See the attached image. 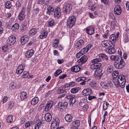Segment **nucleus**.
I'll list each match as a JSON object with an SVG mask.
<instances>
[{"label":"nucleus","instance_id":"nucleus-1","mask_svg":"<svg viewBox=\"0 0 129 129\" xmlns=\"http://www.w3.org/2000/svg\"><path fill=\"white\" fill-rule=\"evenodd\" d=\"M115 79H113V81L114 85L116 87H120L122 88L125 87V77L123 75H119Z\"/></svg>","mask_w":129,"mask_h":129},{"label":"nucleus","instance_id":"nucleus-2","mask_svg":"<svg viewBox=\"0 0 129 129\" xmlns=\"http://www.w3.org/2000/svg\"><path fill=\"white\" fill-rule=\"evenodd\" d=\"M102 45L103 47L107 49L108 48L107 51L109 54H113L116 52V51L114 48V45L111 41L104 40L102 41Z\"/></svg>","mask_w":129,"mask_h":129},{"label":"nucleus","instance_id":"nucleus-3","mask_svg":"<svg viewBox=\"0 0 129 129\" xmlns=\"http://www.w3.org/2000/svg\"><path fill=\"white\" fill-rule=\"evenodd\" d=\"M108 59V57L106 55L103 53H101L99 54L96 58L92 60L91 62L92 63H96L100 62L102 59L107 60Z\"/></svg>","mask_w":129,"mask_h":129},{"label":"nucleus","instance_id":"nucleus-4","mask_svg":"<svg viewBox=\"0 0 129 129\" xmlns=\"http://www.w3.org/2000/svg\"><path fill=\"white\" fill-rule=\"evenodd\" d=\"M125 62L124 60L121 58L119 60H118L114 62L115 67L118 69H121L123 68L125 66Z\"/></svg>","mask_w":129,"mask_h":129},{"label":"nucleus","instance_id":"nucleus-5","mask_svg":"<svg viewBox=\"0 0 129 129\" xmlns=\"http://www.w3.org/2000/svg\"><path fill=\"white\" fill-rule=\"evenodd\" d=\"M76 20V18L75 16H70L67 20V26L69 27H72L74 25Z\"/></svg>","mask_w":129,"mask_h":129},{"label":"nucleus","instance_id":"nucleus-6","mask_svg":"<svg viewBox=\"0 0 129 129\" xmlns=\"http://www.w3.org/2000/svg\"><path fill=\"white\" fill-rule=\"evenodd\" d=\"M68 105V103L66 101L64 102L63 103L61 102H60L58 103L57 106L58 109L61 111L66 109Z\"/></svg>","mask_w":129,"mask_h":129},{"label":"nucleus","instance_id":"nucleus-7","mask_svg":"<svg viewBox=\"0 0 129 129\" xmlns=\"http://www.w3.org/2000/svg\"><path fill=\"white\" fill-rule=\"evenodd\" d=\"M53 104V101L50 100L48 101L45 107V111L47 112L49 111L51 109Z\"/></svg>","mask_w":129,"mask_h":129},{"label":"nucleus","instance_id":"nucleus-8","mask_svg":"<svg viewBox=\"0 0 129 129\" xmlns=\"http://www.w3.org/2000/svg\"><path fill=\"white\" fill-rule=\"evenodd\" d=\"M63 10L64 12L69 13L72 9V6L70 4L63 5Z\"/></svg>","mask_w":129,"mask_h":129},{"label":"nucleus","instance_id":"nucleus-9","mask_svg":"<svg viewBox=\"0 0 129 129\" xmlns=\"http://www.w3.org/2000/svg\"><path fill=\"white\" fill-rule=\"evenodd\" d=\"M25 68L24 64H20L16 70V73L18 74H20L23 71Z\"/></svg>","mask_w":129,"mask_h":129},{"label":"nucleus","instance_id":"nucleus-10","mask_svg":"<svg viewBox=\"0 0 129 129\" xmlns=\"http://www.w3.org/2000/svg\"><path fill=\"white\" fill-rule=\"evenodd\" d=\"M85 43L83 40H80L76 43L75 47L78 49H80L84 45Z\"/></svg>","mask_w":129,"mask_h":129},{"label":"nucleus","instance_id":"nucleus-11","mask_svg":"<svg viewBox=\"0 0 129 129\" xmlns=\"http://www.w3.org/2000/svg\"><path fill=\"white\" fill-rule=\"evenodd\" d=\"M114 12L116 15H120L122 12V10L121 7L119 5H116L114 8Z\"/></svg>","mask_w":129,"mask_h":129},{"label":"nucleus","instance_id":"nucleus-12","mask_svg":"<svg viewBox=\"0 0 129 129\" xmlns=\"http://www.w3.org/2000/svg\"><path fill=\"white\" fill-rule=\"evenodd\" d=\"M90 65V68L92 70H97L102 66L101 63H94Z\"/></svg>","mask_w":129,"mask_h":129},{"label":"nucleus","instance_id":"nucleus-13","mask_svg":"<svg viewBox=\"0 0 129 129\" xmlns=\"http://www.w3.org/2000/svg\"><path fill=\"white\" fill-rule=\"evenodd\" d=\"M86 33L90 35L93 34L95 33L94 28L92 26L87 27L86 28Z\"/></svg>","mask_w":129,"mask_h":129},{"label":"nucleus","instance_id":"nucleus-14","mask_svg":"<svg viewBox=\"0 0 129 129\" xmlns=\"http://www.w3.org/2000/svg\"><path fill=\"white\" fill-rule=\"evenodd\" d=\"M61 15V12L60 9L57 7L56 8L54 12V16L55 17L57 18L60 17Z\"/></svg>","mask_w":129,"mask_h":129},{"label":"nucleus","instance_id":"nucleus-15","mask_svg":"<svg viewBox=\"0 0 129 129\" xmlns=\"http://www.w3.org/2000/svg\"><path fill=\"white\" fill-rule=\"evenodd\" d=\"M59 120L58 118L54 119L51 122V126L53 128L58 127Z\"/></svg>","mask_w":129,"mask_h":129},{"label":"nucleus","instance_id":"nucleus-16","mask_svg":"<svg viewBox=\"0 0 129 129\" xmlns=\"http://www.w3.org/2000/svg\"><path fill=\"white\" fill-rule=\"evenodd\" d=\"M29 38L28 36L25 35L21 38L20 42L22 45H24L28 40Z\"/></svg>","mask_w":129,"mask_h":129},{"label":"nucleus","instance_id":"nucleus-17","mask_svg":"<svg viewBox=\"0 0 129 129\" xmlns=\"http://www.w3.org/2000/svg\"><path fill=\"white\" fill-rule=\"evenodd\" d=\"M92 91L90 88H87L84 89L82 92V94L84 95H90L92 93Z\"/></svg>","mask_w":129,"mask_h":129},{"label":"nucleus","instance_id":"nucleus-18","mask_svg":"<svg viewBox=\"0 0 129 129\" xmlns=\"http://www.w3.org/2000/svg\"><path fill=\"white\" fill-rule=\"evenodd\" d=\"M48 34V33L46 30L43 29L42 30L41 32L39 37L41 39L45 38L47 36Z\"/></svg>","mask_w":129,"mask_h":129},{"label":"nucleus","instance_id":"nucleus-19","mask_svg":"<svg viewBox=\"0 0 129 129\" xmlns=\"http://www.w3.org/2000/svg\"><path fill=\"white\" fill-rule=\"evenodd\" d=\"M9 42L10 45L14 44L16 41V38L14 36H11L9 37Z\"/></svg>","mask_w":129,"mask_h":129},{"label":"nucleus","instance_id":"nucleus-20","mask_svg":"<svg viewBox=\"0 0 129 129\" xmlns=\"http://www.w3.org/2000/svg\"><path fill=\"white\" fill-rule=\"evenodd\" d=\"M124 34L125 35V36L124 41L125 43H126L128 42L129 40V30L128 29H126L124 32Z\"/></svg>","mask_w":129,"mask_h":129},{"label":"nucleus","instance_id":"nucleus-21","mask_svg":"<svg viewBox=\"0 0 129 129\" xmlns=\"http://www.w3.org/2000/svg\"><path fill=\"white\" fill-rule=\"evenodd\" d=\"M80 68L78 65H76L72 67L71 68L72 72H78L80 70Z\"/></svg>","mask_w":129,"mask_h":129},{"label":"nucleus","instance_id":"nucleus-22","mask_svg":"<svg viewBox=\"0 0 129 129\" xmlns=\"http://www.w3.org/2000/svg\"><path fill=\"white\" fill-rule=\"evenodd\" d=\"M34 51L33 49H31L27 51L25 54V56L27 58L30 57L34 54Z\"/></svg>","mask_w":129,"mask_h":129},{"label":"nucleus","instance_id":"nucleus-23","mask_svg":"<svg viewBox=\"0 0 129 129\" xmlns=\"http://www.w3.org/2000/svg\"><path fill=\"white\" fill-rule=\"evenodd\" d=\"M45 119L47 122H50L52 119V116L50 113H47L45 115Z\"/></svg>","mask_w":129,"mask_h":129},{"label":"nucleus","instance_id":"nucleus-24","mask_svg":"<svg viewBox=\"0 0 129 129\" xmlns=\"http://www.w3.org/2000/svg\"><path fill=\"white\" fill-rule=\"evenodd\" d=\"M20 97L21 100H23L27 98V93L24 91H22L20 93Z\"/></svg>","mask_w":129,"mask_h":129},{"label":"nucleus","instance_id":"nucleus-25","mask_svg":"<svg viewBox=\"0 0 129 129\" xmlns=\"http://www.w3.org/2000/svg\"><path fill=\"white\" fill-rule=\"evenodd\" d=\"M88 59L87 56L86 55L82 56L80 59V63L81 64H83L86 62Z\"/></svg>","mask_w":129,"mask_h":129},{"label":"nucleus","instance_id":"nucleus-26","mask_svg":"<svg viewBox=\"0 0 129 129\" xmlns=\"http://www.w3.org/2000/svg\"><path fill=\"white\" fill-rule=\"evenodd\" d=\"M19 24L18 23H16L12 26L11 29L13 31L15 32L19 29Z\"/></svg>","mask_w":129,"mask_h":129},{"label":"nucleus","instance_id":"nucleus-27","mask_svg":"<svg viewBox=\"0 0 129 129\" xmlns=\"http://www.w3.org/2000/svg\"><path fill=\"white\" fill-rule=\"evenodd\" d=\"M102 70L100 68L97 70H96L94 72L95 75L98 76H101L102 74Z\"/></svg>","mask_w":129,"mask_h":129},{"label":"nucleus","instance_id":"nucleus-28","mask_svg":"<svg viewBox=\"0 0 129 129\" xmlns=\"http://www.w3.org/2000/svg\"><path fill=\"white\" fill-rule=\"evenodd\" d=\"M113 66L111 64H108L106 67L107 72L109 73H112L113 71Z\"/></svg>","mask_w":129,"mask_h":129},{"label":"nucleus","instance_id":"nucleus-29","mask_svg":"<svg viewBox=\"0 0 129 129\" xmlns=\"http://www.w3.org/2000/svg\"><path fill=\"white\" fill-rule=\"evenodd\" d=\"M39 101V99L37 97H35L31 101V105H34L37 103Z\"/></svg>","mask_w":129,"mask_h":129},{"label":"nucleus","instance_id":"nucleus-30","mask_svg":"<svg viewBox=\"0 0 129 129\" xmlns=\"http://www.w3.org/2000/svg\"><path fill=\"white\" fill-rule=\"evenodd\" d=\"M72 125L74 126V127H78L80 125V121L79 120H76L73 122L72 123Z\"/></svg>","mask_w":129,"mask_h":129},{"label":"nucleus","instance_id":"nucleus-31","mask_svg":"<svg viewBox=\"0 0 129 129\" xmlns=\"http://www.w3.org/2000/svg\"><path fill=\"white\" fill-rule=\"evenodd\" d=\"M65 119L67 122H70L72 119V117L71 115L68 114L65 116Z\"/></svg>","mask_w":129,"mask_h":129},{"label":"nucleus","instance_id":"nucleus-32","mask_svg":"<svg viewBox=\"0 0 129 129\" xmlns=\"http://www.w3.org/2000/svg\"><path fill=\"white\" fill-rule=\"evenodd\" d=\"M37 30V29L36 28H33L29 30V34L31 36H33L36 34Z\"/></svg>","mask_w":129,"mask_h":129},{"label":"nucleus","instance_id":"nucleus-33","mask_svg":"<svg viewBox=\"0 0 129 129\" xmlns=\"http://www.w3.org/2000/svg\"><path fill=\"white\" fill-rule=\"evenodd\" d=\"M54 9L53 7L51 6H49L47 8V13L49 15H50L51 13L53 12Z\"/></svg>","mask_w":129,"mask_h":129},{"label":"nucleus","instance_id":"nucleus-34","mask_svg":"<svg viewBox=\"0 0 129 129\" xmlns=\"http://www.w3.org/2000/svg\"><path fill=\"white\" fill-rule=\"evenodd\" d=\"M116 37L115 35H111L109 36L110 41H112L113 42H114L116 41Z\"/></svg>","mask_w":129,"mask_h":129},{"label":"nucleus","instance_id":"nucleus-35","mask_svg":"<svg viewBox=\"0 0 129 129\" xmlns=\"http://www.w3.org/2000/svg\"><path fill=\"white\" fill-rule=\"evenodd\" d=\"M24 13L20 12L18 16V19L19 20H23L25 18V15Z\"/></svg>","mask_w":129,"mask_h":129},{"label":"nucleus","instance_id":"nucleus-36","mask_svg":"<svg viewBox=\"0 0 129 129\" xmlns=\"http://www.w3.org/2000/svg\"><path fill=\"white\" fill-rule=\"evenodd\" d=\"M15 83L11 82L10 84L9 88L10 89H14L16 88Z\"/></svg>","mask_w":129,"mask_h":129},{"label":"nucleus","instance_id":"nucleus-37","mask_svg":"<svg viewBox=\"0 0 129 129\" xmlns=\"http://www.w3.org/2000/svg\"><path fill=\"white\" fill-rule=\"evenodd\" d=\"M5 6L7 9H10L12 7L11 2L10 1H7L5 3Z\"/></svg>","mask_w":129,"mask_h":129},{"label":"nucleus","instance_id":"nucleus-38","mask_svg":"<svg viewBox=\"0 0 129 129\" xmlns=\"http://www.w3.org/2000/svg\"><path fill=\"white\" fill-rule=\"evenodd\" d=\"M101 85L102 87L104 89H106L109 86V84L106 83H102Z\"/></svg>","mask_w":129,"mask_h":129},{"label":"nucleus","instance_id":"nucleus-39","mask_svg":"<svg viewBox=\"0 0 129 129\" xmlns=\"http://www.w3.org/2000/svg\"><path fill=\"white\" fill-rule=\"evenodd\" d=\"M55 40L56 42H54L53 44V47L54 48H55L57 47L59 43V40L58 39H55Z\"/></svg>","mask_w":129,"mask_h":129},{"label":"nucleus","instance_id":"nucleus-40","mask_svg":"<svg viewBox=\"0 0 129 129\" xmlns=\"http://www.w3.org/2000/svg\"><path fill=\"white\" fill-rule=\"evenodd\" d=\"M13 116L9 115L7 118V121L9 123L12 122L13 120Z\"/></svg>","mask_w":129,"mask_h":129},{"label":"nucleus","instance_id":"nucleus-41","mask_svg":"<svg viewBox=\"0 0 129 129\" xmlns=\"http://www.w3.org/2000/svg\"><path fill=\"white\" fill-rule=\"evenodd\" d=\"M78 87H75L72 89L71 90V92L72 93H75L77 92L79 90Z\"/></svg>","mask_w":129,"mask_h":129},{"label":"nucleus","instance_id":"nucleus-42","mask_svg":"<svg viewBox=\"0 0 129 129\" xmlns=\"http://www.w3.org/2000/svg\"><path fill=\"white\" fill-rule=\"evenodd\" d=\"M26 25L22 24L21 25L20 28V30L22 32H24L26 30Z\"/></svg>","mask_w":129,"mask_h":129},{"label":"nucleus","instance_id":"nucleus-43","mask_svg":"<svg viewBox=\"0 0 129 129\" xmlns=\"http://www.w3.org/2000/svg\"><path fill=\"white\" fill-rule=\"evenodd\" d=\"M112 76L113 77V79H115V78H116L118 75V72L117 71H113L112 72Z\"/></svg>","mask_w":129,"mask_h":129},{"label":"nucleus","instance_id":"nucleus-44","mask_svg":"<svg viewBox=\"0 0 129 129\" xmlns=\"http://www.w3.org/2000/svg\"><path fill=\"white\" fill-rule=\"evenodd\" d=\"M119 57V56H118L112 55L110 57L111 59L113 60H118Z\"/></svg>","mask_w":129,"mask_h":129},{"label":"nucleus","instance_id":"nucleus-45","mask_svg":"<svg viewBox=\"0 0 129 129\" xmlns=\"http://www.w3.org/2000/svg\"><path fill=\"white\" fill-rule=\"evenodd\" d=\"M32 121H28L25 123V126L26 128H27L30 126L33 123Z\"/></svg>","mask_w":129,"mask_h":129},{"label":"nucleus","instance_id":"nucleus-46","mask_svg":"<svg viewBox=\"0 0 129 129\" xmlns=\"http://www.w3.org/2000/svg\"><path fill=\"white\" fill-rule=\"evenodd\" d=\"M87 100L85 98H83L80 100V105L81 106H82V105H83L82 104V103H83L85 104L87 102Z\"/></svg>","mask_w":129,"mask_h":129},{"label":"nucleus","instance_id":"nucleus-47","mask_svg":"<svg viewBox=\"0 0 129 129\" xmlns=\"http://www.w3.org/2000/svg\"><path fill=\"white\" fill-rule=\"evenodd\" d=\"M29 75V72L28 71H24L22 76V78H25L28 77Z\"/></svg>","mask_w":129,"mask_h":129},{"label":"nucleus","instance_id":"nucleus-48","mask_svg":"<svg viewBox=\"0 0 129 129\" xmlns=\"http://www.w3.org/2000/svg\"><path fill=\"white\" fill-rule=\"evenodd\" d=\"M62 70L60 69H58L54 73V75L55 76H57L59 75L61 73Z\"/></svg>","mask_w":129,"mask_h":129},{"label":"nucleus","instance_id":"nucleus-49","mask_svg":"<svg viewBox=\"0 0 129 129\" xmlns=\"http://www.w3.org/2000/svg\"><path fill=\"white\" fill-rule=\"evenodd\" d=\"M90 87L92 88L95 87L96 86V83L94 82H91L89 84Z\"/></svg>","mask_w":129,"mask_h":129},{"label":"nucleus","instance_id":"nucleus-50","mask_svg":"<svg viewBox=\"0 0 129 129\" xmlns=\"http://www.w3.org/2000/svg\"><path fill=\"white\" fill-rule=\"evenodd\" d=\"M57 93L58 94H61L64 93V91L62 88L61 87L58 88L57 90Z\"/></svg>","mask_w":129,"mask_h":129},{"label":"nucleus","instance_id":"nucleus-51","mask_svg":"<svg viewBox=\"0 0 129 129\" xmlns=\"http://www.w3.org/2000/svg\"><path fill=\"white\" fill-rule=\"evenodd\" d=\"M14 103L12 101L10 102L8 105V107L9 108L11 109L14 106Z\"/></svg>","mask_w":129,"mask_h":129},{"label":"nucleus","instance_id":"nucleus-52","mask_svg":"<svg viewBox=\"0 0 129 129\" xmlns=\"http://www.w3.org/2000/svg\"><path fill=\"white\" fill-rule=\"evenodd\" d=\"M2 51L4 52H6L8 49V45H5L3 46L2 48Z\"/></svg>","mask_w":129,"mask_h":129},{"label":"nucleus","instance_id":"nucleus-53","mask_svg":"<svg viewBox=\"0 0 129 129\" xmlns=\"http://www.w3.org/2000/svg\"><path fill=\"white\" fill-rule=\"evenodd\" d=\"M116 21L115 20H113L111 22V27L112 28H114L115 26L116 25Z\"/></svg>","mask_w":129,"mask_h":129},{"label":"nucleus","instance_id":"nucleus-54","mask_svg":"<svg viewBox=\"0 0 129 129\" xmlns=\"http://www.w3.org/2000/svg\"><path fill=\"white\" fill-rule=\"evenodd\" d=\"M32 3L31 1H30L28 3V4L27 6V9L28 11H29L30 10L31 7Z\"/></svg>","mask_w":129,"mask_h":129},{"label":"nucleus","instance_id":"nucleus-55","mask_svg":"<svg viewBox=\"0 0 129 129\" xmlns=\"http://www.w3.org/2000/svg\"><path fill=\"white\" fill-rule=\"evenodd\" d=\"M83 54L82 53V52H81V51H80L76 54V56L77 58H79Z\"/></svg>","mask_w":129,"mask_h":129},{"label":"nucleus","instance_id":"nucleus-56","mask_svg":"<svg viewBox=\"0 0 129 129\" xmlns=\"http://www.w3.org/2000/svg\"><path fill=\"white\" fill-rule=\"evenodd\" d=\"M86 49L85 47L84 48L81 50L80 51L83 54L86 53L88 51L87 49Z\"/></svg>","mask_w":129,"mask_h":129},{"label":"nucleus","instance_id":"nucleus-57","mask_svg":"<svg viewBox=\"0 0 129 129\" xmlns=\"http://www.w3.org/2000/svg\"><path fill=\"white\" fill-rule=\"evenodd\" d=\"M96 98V97L95 96H92L90 95H89V96H88V99L90 101L95 99Z\"/></svg>","mask_w":129,"mask_h":129},{"label":"nucleus","instance_id":"nucleus-58","mask_svg":"<svg viewBox=\"0 0 129 129\" xmlns=\"http://www.w3.org/2000/svg\"><path fill=\"white\" fill-rule=\"evenodd\" d=\"M73 97L72 99L70 100V103L71 104H74V103L76 101V100L75 98V95L74 96H73Z\"/></svg>","mask_w":129,"mask_h":129},{"label":"nucleus","instance_id":"nucleus-59","mask_svg":"<svg viewBox=\"0 0 129 129\" xmlns=\"http://www.w3.org/2000/svg\"><path fill=\"white\" fill-rule=\"evenodd\" d=\"M74 95H72V94H68L66 96V98L68 99H69L70 101V100H71L72 98L73 97V96H74Z\"/></svg>","mask_w":129,"mask_h":129},{"label":"nucleus","instance_id":"nucleus-60","mask_svg":"<svg viewBox=\"0 0 129 129\" xmlns=\"http://www.w3.org/2000/svg\"><path fill=\"white\" fill-rule=\"evenodd\" d=\"M54 24V22L53 20H51L48 23V25L49 26H52Z\"/></svg>","mask_w":129,"mask_h":129},{"label":"nucleus","instance_id":"nucleus-61","mask_svg":"<svg viewBox=\"0 0 129 129\" xmlns=\"http://www.w3.org/2000/svg\"><path fill=\"white\" fill-rule=\"evenodd\" d=\"M88 106L87 104H85L83 106L82 109L84 110H86L88 109Z\"/></svg>","mask_w":129,"mask_h":129},{"label":"nucleus","instance_id":"nucleus-62","mask_svg":"<svg viewBox=\"0 0 129 129\" xmlns=\"http://www.w3.org/2000/svg\"><path fill=\"white\" fill-rule=\"evenodd\" d=\"M85 78L84 77H79L78 78L77 80L78 81H83L85 80Z\"/></svg>","mask_w":129,"mask_h":129},{"label":"nucleus","instance_id":"nucleus-63","mask_svg":"<svg viewBox=\"0 0 129 129\" xmlns=\"http://www.w3.org/2000/svg\"><path fill=\"white\" fill-rule=\"evenodd\" d=\"M44 123V122H43V121L42 119H41L39 120V122L37 124L41 125V124Z\"/></svg>","mask_w":129,"mask_h":129},{"label":"nucleus","instance_id":"nucleus-64","mask_svg":"<svg viewBox=\"0 0 129 129\" xmlns=\"http://www.w3.org/2000/svg\"><path fill=\"white\" fill-rule=\"evenodd\" d=\"M125 5L127 10H128L129 9V2L128 1L126 2Z\"/></svg>","mask_w":129,"mask_h":129}]
</instances>
